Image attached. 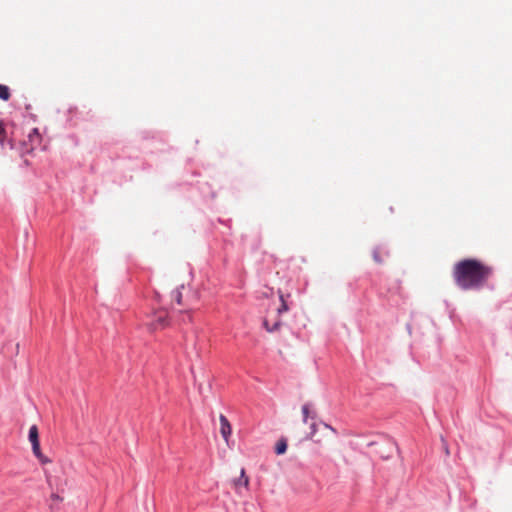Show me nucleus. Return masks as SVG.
Instances as JSON below:
<instances>
[{
	"label": "nucleus",
	"instance_id": "obj_1",
	"mask_svg": "<svg viewBox=\"0 0 512 512\" xmlns=\"http://www.w3.org/2000/svg\"><path fill=\"white\" fill-rule=\"evenodd\" d=\"M493 274V268L477 259H463L454 264L452 276L462 290H480Z\"/></svg>",
	"mask_w": 512,
	"mask_h": 512
},
{
	"label": "nucleus",
	"instance_id": "obj_2",
	"mask_svg": "<svg viewBox=\"0 0 512 512\" xmlns=\"http://www.w3.org/2000/svg\"><path fill=\"white\" fill-rule=\"evenodd\" d=\"M199 293L190 286L181 285L171 293V309L174 316L198 317Z\"/></svg>",
	"mask_w": 512,
	"mask_h": 512
},
{
	"label": "nucleus",
	"instance_id": "obj_3",
	"mask_svg": "<svg viewBox=\"0 0 512 512\" xmlns=\"http://www.w3.org/2000/svg\"><path fill=\"white\" fill-rule=\"evenodd\" d=\"M219 420H220V433H221L223 439L225 440V442L228 444L229 437L232 434L231 424H230L229 420L227 419V417L223 414L220 415Z\"/></svg>",
	"mask_w": 512,
	"mask_h": 512
},
{
	"label": "nucleus",
	"instance_id": "obj_4",
	"mask_svg": "<svg viewBox=\"0 0 512 512\" xmlns=\"http://www.w3.org/2000/svg\"><path fill=\"white\" fill-rule=\"evenodd\" d=\"M302 415H303V422L307 423L308 419L315 420L317 418V413L313 409V405L311 403H305L302 406Z\"/></svg>",
	"mask_w": 512,
	"mask_h": 512
},
{
	"label": "nucleus",
	"instance_id": "obj_5",
	"mask_svg": "<svg viewBox=\"0 0 512 512\" xmlns=\"http://www.w3.org/2000/svg\"><path fill=\"white\" fill-rule=\"evenodd\" d=\"M32 451H33L34 456L39 460V462L41 464H47V463L51 462V460L49 458H47L45 455H43V453L41 452L40 443L33 444Z\"/></svg>",
	"mask_w": 512,
	"mask_h": 512
},
{
	"label": "nucleus",
	"instance_id": "obj_6",
	"mask_svg": "<svg viewBox=\"0 0 512 512\" xmlns=\"http://www.w3.org/2000/svg\"><path fill=\"white\" fill-rule=\"evenodd\" d=\"M383 256H388V252L380 247H376L372 252L373 260L378 264L383 263Z\"/></svg>",
	"mask_w": 512,
	"mask_h": 512
},
{
	"label": "nucleus",
	"instance_id": "obj_7",
	"mask_svg": "<svg viewBox=\"0 0 512 512\" xmlns=\"http://www.w3.org/2000/svg\"><path fill=\"white\" fill-rule=\"evenodd\" d=\"M28 438H29V441L31 442V445H33L35 443L36 444L40 443L39 432H38V428L36 425H32L29 428Z\"/></svg>",
	"mask_w": 512,
	"mask_h": 512
},
{
	"label": "nucleus",
	"instance_id": "obj_8",
	"mask_svg": "<svg viewBox=\"0 0 512 512\" xmlns=\"http://www.w3.org/2000/svg\"><path fill=\"white\" fill-rule=\"evenodd\" d=\"M281 325L282 322H262L263 328H265V330L270 333L279 331Z\"/></svg>",
	"mask_w": 512,
	"mask_h": 512
},
{
	"label": "nucleus",
	"instance_id": "obj_9",
	"mask_svg": "<svg viewBox=\"0 0 512 512\" xmlns=\"http://www.w3.org/2000/svg\"><path fill=\"white\" fill-rule=\"evenodd\" d=\"M234 484L236 487H238V486H244L246 488L248 487L249 478L246 476L244 468L241 469L240 477L234 481Z\"/></svg>",
	"mask_w": 512,
	"mask_h": 512
},
{
	"label": "nucleus",
	"instance_id": "obj_10",
	"mask_svg": "<svg viewBox=\"0 0 512 512\" xmlns=\"http://www.w3.org/2000/svg\"><path fill=\"white\" fill-rule=\"evenodd\" d=\"M287 450V441L286 439L282 438L280 439L276 446H275V453L277 455H281V454H284Z\"/></svg>",
	"mask_w": 512,
	"mask_h": 512
},
{
	"label": "nucleus",
	"instance_id": "obj_11",
	"mask_svg": "<svg viewBox=\"0 0 512 512\" xmlns=\"http://www.w3.org/2000/svg\"><path fill=\"white\" fill-rule=\"evenodd\" d=\"M10 98V90L6 85L0 84V99L8 101Z\"/></svg>",
	"mask_w": 512,
	"mask_h": 512
},
{
	"label": "nucleus",
	"instance_id": "obj_12",
	"mask_svg": "<svg viewBox=\"0 0 512 512\" xmlns=\"http://www.w3.org/2000/svg\"><path fill=\"white\" fill-rule=\"evenodd\" d=\"M279 306L277 307L278 314L281 315L282 312L288 310V305L284 300V296L282 294L279 295Z\"/></svg>",
	"mask_w": 512,
	"mask_h": 512
},
{
	"label": "nucleus",
	"instance_id": "obj_13",
	"mask_svg": "<svg viewBox=\"0 0 512 512\" xmlns=\"http://www.w3.org/2000/svg\"><path fill=\"white\" fill-rule=\"evenodd\" d=\"M310 433L309 435L307 436L308 439H312L313 436L316 434L317 432V424L315 422H312L311 425H310Z\"/></svg>",
	"mask_w": 512,
	"mask_h": 512
},
{
	"label": "nucleus",
	"instance_id": "obj_14",
	"mask_svg": "<svg viewBox=\"0 0 512 512\" xmlns=\"http://www.w3.org/2000/svg\"><path fill=\"white\" fill-rule=\"evenodd\" d=\"M5 135H6L5 129L2 126V124L0 123V144L1 145H3L4 139H5Z\"/></svg>",
	"mask_w": 512,
	"mask_h": 512
},
{
	"label": "nucleus",
	"instance_id": "obj_15",
	"mask_svg": "<svg viewBox=\"0 0 512 512\" xmlns=\"http://www.w3.org/2000/svg\"><path fill=\"white\" fill-rule=\"evenodd\" d=\"M50 498H51L53 501H63V498H62V497H60V495H59V494H57V493H52V494H51V496H50Z\"/></svg>",
	"mask_w": 512,
	"mask_h": 512
},
{
	"label": "nucleus",
	"instance_id": "obj_16",
	"mask_svg": "<svg viewBox=\"0 0 512 512\" xmlns=\"http://www.w3.org/2000/svg\"><path fill=\"white\" fill-rule=\"evenodd\" d=\"M29 138L31 140H33L34 138L38 139L39 138L38 130L37 129H33L32 133L29 135Z\"/></svg>",
	"mask_w": 512,
	"mask_h": 512
},
{
	"label": "nucleus",
	"instance_id": "obj_17",
	"mask_svg": "<svg viewBox=\"0 0 512 512\" xmlns=\"http://www.w3.org/2000/svg\"><path fill=\"white\" fill-rule=\"evenodd\" d=\"M322 424H323L326 428H328V429H330L331 431H333L334 433H337L336 429H335V428H333L331 425H329V424H327V423H324V422H322Z\"/></svg>",
	"mask_w": 512,
	"mask_h": 512
}]
</instances>
